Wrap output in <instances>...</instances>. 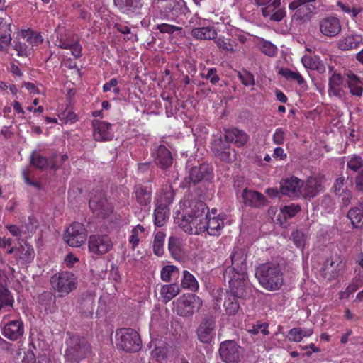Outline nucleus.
<instances>
[{"instance_id": "obj_1", "label": "nucleus", "mask_w": 363, "mask_h": 363, "mask_svg": "<svg viewBox=\"0 0 363 363\" xmlns=\"http://www.w3.org/2000/svg\"><path fill=\"white\" fill-rule=\"evenodd\" d=\"M247 252L244 248L235 247L230 255L231 265L228 266L223 272V279L229 284L233 285V290L242 295V283L246 284L247 274Z\"/></svg>"}, {"instance_id": "obj_2", "label": "nucleus", "mask_w": 363, "mask_h": 363, "mask_svg": "<svg viewBox=\"0 0 363 363\" xmlns=\"http://www.w3.org/2000/svg\"><path fill=\"white\" fill-rule=\"evenodd\" d=\"M207 205L201 200H186L184 208L174 217V222L187 234L191 235L195 228L203 222L208 213Z\"/></svg>"}, {"instance_id": "obj_3", "label": "nucleus", "mask_w": 363, "mask_h": 363, "mask_svg": "<svg viewBox=\"0 0 363 363\" xmlns=\"http://www.w3.org/2000/svg\"><path fill=\"white\" fill-rule=\"evenodd\" d=\"M255 277L260 285L268 291L278 290L284 284V274L279 264L272 262L257 266Z\"/></svg>"}, {"instance_id": "obj_4", "label": "nucleus", "mask_w": 363, "mask_h": 363, "mask_svg": "<svg viewBox=\"0 0 363 363\" xmlns=\"http://www.w3.org/2000/svg\"><path fill=\"white\" fill-rule=\"evenodd\" d=\"M65 359L72 363L79 362L91 353V347L84 337L72 335L66 340Z\"/></svg>"}, {"instance_id": "obj_5", "label": "nucleus", "mask_w": 363, "mask_h": 363, "mask_svg": "<svg viewBox=\"0 0 363 363\" xmlns=\"http://www.w3.org/2000/svg\"><path fill=\"white\" fill-rule=\"evenodd\" d=\"M55 45L64 50H70L74 59H79L82 55V46L76 35L69 29L59 25L55 28Z\"/></svg>"}, {"instance_id": "obj_6", "label": "nucleus", "mask_w": 363, "mask_h": 363, "mask_svg": "<svg viewBox=\"0 0 363 363\" xmlns=\"http://www.w3.org/2000/svg\"><path fill=\"white\" fill-rule=\"evenodd\" d=\"M116 345L118 350L132 353L141 349L142 341L136 330L123 328L116 331Z\"/></svg>"}, {"instance_id": "obj_7", "label": "nucleus", "mask_w": 363, "mask_h": 363, "mask_svg": "<svg viewBox=\"0 0 363 363\" xmlns=\"http://www.w3.org/2000/svg\"><path fill=\"white\" fill-rule=\"evenodd\" d=\"M202 300L196 294H185L174 302V310L182 317L192 315L202 306Z\"/></svg>"}, {"instance_id": "obj_8", "label": "nucleus", "mask_w": 363, "mask_h": 363, "mask_svg": "<svg viewBox=\"0 0 363 363\" xmlns=\"http://www.w3.org/2000/svg\"><path fill=\"white\" fill-rule=\"evenodd\" d=\"M52 289L60 294L67 295L75 290L77 286V279L72 272L63 271L55 273L50 278Z\"/></svg>"}, {"instance_id": "obj_9", "label": "nucleus", "mask_w": 363, "mask_h": 363, "mask_svg": "<svg viewBox=\"0 0 363 363\" xmlns=\"http://www.w3.org/2000/svg\"><path fill=\"white\" fill-rule=\"evenodd\" d=\"M224 227V219L221 216H211L209 212L203 222L199 224V227L195 228L191 235H200L207 232L212 236H218L221 234L222 229ZM193 228H191L192 230ZM192 232V230H191Z\"/></svg>"}, {"instance_id": "obj_10", "label": "nucleus", "mask_w": 363, "mask_h": 363, "mask_svg": "<svg viewBox=\"0 0 363 363\" xmlns=\"http://www.w3.org/2000/svg\"><path fill=\"white\" fill-rule=\"evenodd\" d=\"M2 335L11 341L19 340L24 334V324L21 318L10 319L5 315L1 323Z\"/></svg>"}, {"instance_id": "obj_11", "label": "nucleus", "mask_w": 363, "mask_h": 363, "mask_svg": "<svg viewBox=\"0 0 363 363\" xmlns=\"http://www.w3.org/2000/svg\"><path fill=\"white\" fill-rule=\"evenodd\" d=\"M86 230L84 225L79 222L71 223L64 234L65 241L72 247H80L86 242Z\"/></svg>"}, {"instance_id": "obj_12", "label": "nucleus", "mask_w": 363, "mask_h": 363, "mask_svg": "<svg viewBox=\"0 0 363 363\" xmlns=\"http://www.w3.org/2000/svg\"><path fill=\"white\" fill-rule=\"evenodd\" d=\"M89 206L94 213L101 218H106L113 213V205L109 202L104 194L99 192L92 196Z\"/></svg>"}, {"instance_id": "obj_13", "label": "nucleus", "mask_w": 363, "mask_h": 363, "mask_svg": "<svg viewBox=\"0 0 363 363\" xmlns=\"http://www.w3.org/2000/svg\"><path fill=\"white\" fill-rule=\"evenodd\" d=\"M113 247V241L107 234L91 235L88 239L89 251L96 255H105L111 251Z\"/></svg>"}, {"instance_id": "obj_14", "label": "nucleus", "mask_w": 363, "mask_h": 363, "mask_svg": "<svg viewBox=\"0 0 363 363\" xmlns=\"http://www.w3.org/2000/svg\"><path fill=\"white\" fill-rule=\"evenodd\" d=\"M262 8V13L264 17L269 18L270 21L279 22L286 16L284 9L281 8V0H255Z\"/></svg>"}, {"instance_id": "obj_15", "label": "nucleus", "mask_w": 363, "mask_h": 363, "mask_svg": "<svg viewBox=\"0 0 363 363\" xmlns=\"http://www.w3.org/2000/svg\"><path fill=\"white\" fill-rule=\"evenodd\" d=\"M219 354L225 363H238L242 357V349L234 340H225L220 343Z\"/></svg>"}, {"instance_id": "obj_16", "label": "nucleus", "mask_w": 363, "mask_h": 363, "mask_svg": "<svg viewBox=\"0 0 363 363\" xmlns=\"http://www.w3.org/2000/svg\"><path fill=\"white\" fill-rule=\"evenodd\" d=\"M316 0H294L289 5V9L296 11L294 16L296 19L306 21L311 18L315 10Z\"/></svg>"}, {"instance_id": "obj_17", "label": "nucleus", "mask_w": 363, "mask_h": 363, "mask_svg": "<svg viewBox=\"0 0 363 363\" xmlns=\"http://www.w3.org/2000/svg\"><path fill=\"white\" fill-rule=\"evenodd\" d=\"M319 30L325 38H333L337 36L342 30L340 20L335 16H325L318 23Z\"/></svg>"}, {"instance_id": "obj_18", "label": "nucleus", "mask_w": 363, "mask_h": 363, "mask_svg": "<svg viewBox=\"0 0 363 363\" xmlns=\"http://www.w3.org/2000/svg\"><path fill=\"white\" fill-rule=\"evenodd\" d=\"M35 256V250L28 241L22 240L18 242L14 262L21 267L32 263Z\"/></svg>"}, {"instance_id": "obj_19", "label": "nucleus", "mask_w": 363, "mask_h": 363, "mask_svg": "<svg viewBox=\"0 0 363 363\" xmlns=\"http://www.w3.org/2000/svg\"><path fill=\"white\" fill-rule=\"evenodd\" d=\"M173 192L170 187L167 189V196H165V203L157 204L154 211V224L157 227H162L165 225L169 220L170 209L168 205L172 202Z\"/></svg>"}, {"instance_id": "obj_20", "label": "nucleus", "mask_w": 363, "mask_h": 363, "mask_svg": "<svg viewBox=\"0 0 363 363\" xmlns=\"http://www.w3.org/2000/svg\"><path fill=\"white\" fill-rule=\"evenodd\" d=\"M93 137L95 141H111L114 136L112 124L100 120L92 121Z\"/></svg>"}, {"instance_id": "obj_21", "label": "nucleus", "mask_w": 363, "mask_h": 363, "mask_svg": "<svg viewBox=\"0 0 363 363\" xmlns=\"http://www.w3.org/2000/svg\"><path fill=\"white\" fill-rule=\"evenodd\" d=\"M216 320L213 317L205 318L196 330L198 339L204 344H209L214 337Z\"/></svg>"}, {"instance_id": "obj_22", "label": "nucleus", "mask_w": 363, "mask_h": 363, "mask_svg": "<svg viewBox=\"0 0 363 363\" xmlns=\"http://www.w3.org/2000/svg\"><path fill=\"white\" fill-rule=\"evenodd\" d=\"M229 291L225 298L223 306L226 313L229 315H235L240 308V303L238 298H243L246 296V284L242 283V295H238L235 293V289L233 290V285L229 284Z\"/></svg>"}, {"instance_id": "obj_23", "label": "nucleus", "mask_w": 363, "mask_h": 363, "mask_svg": "<svg viewBox=\"0 0 363 363\" xmlns=\"http://www.w3.org/2000/svg\"><path fill=\"white\" fill-rule=\"evenodd\" d=\"M303 186L302 180L297 177H291L282 180L280 183V192L283 195L291 198H298L301 194V188Z\"/></svg>"}, {"instance_id": "obj_24", "label": "nucleus", "mask_w": 363, "mask_h": 363, "mask_svg": "<svg viewBox=\"0 0 363 363\" xmlns=\"http://www.w3.org/2000/svg\"><path fill=\"white\" fill-rule=\"evenodd\" d=\"M243 205L252 208H259L264 206L267 199L261 193L245 188L241 194Z\"/></svg>"}, {"instance_id": "obj_25", "label": "nucleus", "mask_w": 363, "mask_h": 363, "mask_svg": "<svg viewBox=\"0 0 363 363\" xmlns=\"http://www.w3.org/2000/svg\"><path fill=\"white\" fill-rule=\"evenodd\" d=\"M346 87V77L339 73L334 72L328 80V94L330 96L342 99L345 96Z\"/></svg>"}, {"instance_id": "obj_26", "label": "nucleus", "mask_w": 363, "mask_h": 363, "mask_svg": "<svg viewBox=\"0 0 363 363\" xmlns=\"http://www.w3.org/2000/svg\"><path fill=\"white\" fill-rule=\"evenodd\" d=\"M324 177L322 174H315L309 177L303 186V196L305 198H314L323 191Z\"/></svg>"}, {"instance_id": "obj_27", "label": "nucleus", "mask_w": 363, "mask_h": 363, "mask_svg": "<svg viewBox=\"0 0 363 363\" xmlns=\"http://www.w3.org/2000/svg\"><path fill=\"white\" fill-rule=\"evenodd\" d=\"M347 169L357 174L355 188L358 191H363V159L360 156L353 155L347 163Z\"/></svg>"}, {"instance_id": "obj_28", "label": "nucleus", "mask_w": 363, "mask_h": 363, "mask_svg": "<svg viewBox=\"0 0 363 363\" xmlns=\"http://www.w3.org/2000/svg\"><path fill=\"white\" fill-rule=\"evenodd\" d=\"M342 267V263L339 258L334 260L332 258L327 259L323 263L320 273L324 279L332 281L335 279L340 274Z\"/></svg>"}, {"instance_id": "obj_29", "label": "nucleus", "mask_w": 363, "mask_h": 363, "mask_svg": "<svg viewBox=\"0 0 363 363\" xmlns=\"http://www.w3.org/2000/svg\"><path fill=\"white\" fill-rule=\"evenodd\" d=\"M223 138L227 143H232L236 147H241L247 144L249 136L242 130L230 128L225 130Z\"/></svg>"}, {"instance_id": "obj_30", "label": "nucleus", "mask_w": 363, "mask_h": 363, "mask_svg": "<svg viewBox=\"0 0 363 363\" xmlns=\"http://www.w3.org/2000/svg\"><path fill=\"white\" fill-rule=\"evenodd\" d=\"M30 164L36 169H46L48 168L52 169H57L60 168V164L53 162L52 159L49 160L47 157L44 156L40 150H34L30 155Z\"/></svg>"}, {"instance_id": "obj_31", "label": "nucleus", "mask_w": 363, "mask_h": 363, "mask_svg": "<svg viewBox=\"0 0 363 363\" xmlns=\"http://www.w3.org/2000/svg\"><path fill=\"white\" fill-rule=\"evenodd\" d=\"M133 194L140 207L150 208L152 196V189L151 186H144L142 184L135 185L133 188Z\"/></svg>"}, {"instance_id": "obj_32", "label": "nucleus", "mask_w": 363, "mask_h": 363, "mask_svg": "<svg viewBox=\"0 0 363 363\" xmlns=\"http://www.w3.org/2000/svg\"><path fill=\"white\" fill-rule=\"evenodd\" d=\"M346 86L352 96L360 98L363 94V78L356 74L349 72L345 74Z\"/></svg>"}, {"instance_id": "obj_33", "label": "nucleus", "mask_w": 363, "mask_h": 363, "mask_svg": "<svg viewBox=\"0 0 363 363\" xmlns=\"http://www.w3.org/2000/svg\"><path fill=\"white\" fill-rule=\"evenodd\" d=\"M155 162L157 166L166 169L172 166L173 158L171 152L164 145H160L155 150Z\"/></svg>"}, {"instance_id": "obj_34", "label": "nucleus", "mask_w": 363, "mask_h": 363, "mask_svg": "<svg viewBox=\"0 0 363 363\" xmlns=\"http://www.w3.org/2000/svg\"><path fill=\"white\" fill-rule=\"evenodd\" d=\"M363 44V37L358 34L342 36L337 42V47L342 51L357 49Z\"/></svg>"}, {"instance_id": "obj_35", "label": "nucleus", "mask_w": 363, "mask_h": 363, "mask_svg": "<svg viewBox=\"0 0 363 363\" xmlns=\"http://www.w3.org/2000/svg\"><path fill=\"white\" fill-rule=\"evenodd\" d=\"M212 177V169L208 165L203 164L199 167H193L189 171V179L194 183H199L203 179H209Z\"/></svg>"}, {"instance_id": "obj_36", "label": "nucleus", "mask_w": 363, "mask_h": 363, "mask_svg": "<svg viewBox=\"0 0 363 363\" xmlns=\"http://www.w3.org/2000/svg\"><path fill=\"white\" fill-rule=\"evenodd\" d=\"M354 228L363 227V199H360L358 204L352 207L347 215Z\"/></svg>"}, {"instance_id": "obj_37", "label": "nucleus", "mask_w": 363, "mask_h": 363, "mask_svg": "<svg viewBox=\"0 0 363 363\" xmlns=\"http://www.w3.org/2000/svg\"><path fill=\"white\" fill-rule=\"evenodd\" d=\"M18 36L23 40L28 43V45L30 46L31 50L33 47L38 46L43 42V38L41 34L38 32L33 31L30 28L21 30L18 33Z\"/></svg>"}, {"instance_id": "obj_38", "label": "nucleus", "mask_w": 363, "mask_h": 363, "mask_svg": "<svg viewBox=\"0 0 363 363\" xmlns=\"http://www.w3.org/2000/svg\"><path fill=\"white\" fill-rule=\"evenodd\" d=\"M113 4L121 12L126 14L135 13L142 6L141 0H113Z\"/></svg>"}, {"instance_id": "obj_39", "label": "nucleus", "mask_w": 363, "mask_h": 363, "mask_svg": "<svg viewBox=\"0 0 363 363\" xmlns=\"http://www.w3.org/2000/svg\"><path fill=\"white\" fill-rule=\"evenodd\" d=\"M179 291L180 288L177 284L162 285L160 289V300L167 303L176 297Z\"/></svg>"}, {"instance_id": "obj_40", "label": "nucleus", "mask_w": 363, "mask_h": 363, "mask_svg": "<svg viewBox=\"0 0 363 363\" xmlns=\"http://www.w3.org/2000/svg\"><path fill=\"white\" fill-rule=\"evenodd\" d=\"M14 298L11 292L0 284V311H10L13 309Z\"/></svg>"}, {"instance_id": "obj_41", "label": "nucleus", "mask_w": 363, "mask_h": 363, "mask_svg": "<svg viewBox=\"0 0 363 363\" xmlns=\"http://www.w3.org/2000/svg\"><path fill=\"white\" fill-rule=\"evenodd\" d=\"M279 73L287 80L295 81L303 89L307 88V84L304 78L298 72H294L289 68L281 69Z\"/></svg>"}, {"instance_id": "obj_42", "label": "nucleus", "mask_w": 363, "mask_h": 363, "mask_svg": "<svg viewBox=\"0 0 363 363\" xmlns=\"http://www.w3.org/2000/svg\"><path fill=\"white\" fill-rule=\"evenodd\" d=\"M181 287L195 292L199 290V285L195 277L189 271L184 270L181 281Z\"/></svg>"}, {"instance_id": "obj_43", "label": "nucleus", "mask_w": 363, "mask_h": 363, "mask_svg": "<svg viewBox=\"0 0 363 363\" xmlns=\"http://www.w3.org/2000/svg\"><path fill=\"white\" fill-rule=\"evenodd\" d=\"M160 277L161 279L166 282L177 280L179 277V270L174 265H166L162 269Z\"/></svg>"}, {"instance_id": "obj_44", "label": "nucleus", "mask_w": 363, "mask_h": 363, "mask_svg": "<svg viewBox=\"0 0 363 363\" xmlns=\"http://www.w3.org/2000/svg\"><path fill=\"white\" fill-rule=\"evenodd\" d=\"M192 35L197 39H215L217 33L209 27H201L193 29Z\"/></svg>"}, {"instance_id": "obj_45", "label": "nucleus", "mask_w": 363, "mask_h": 363, "mask_svg": "<svg viewBox=\"0 0 363 363\" xmlns=\"http://www.w3.org/2000/svg\"><path fill=\"white\" fill-rule=\"evenodd\" d=\"M165 234L162 231H157L155 233L153 241V252L157 256H162L164 254V244Z\"/></svg>"}, {"instance_id": "obj_46", "label": "nucleus", "mask_w": 363, "mask_h": 363, "mask_svg": "<svg viewBox=\"0 0 363 363\" xmlns=\"http://www.w3.org/2000/svg\"><path fill=\"white\" fill-rule=\"evenodd\" d=\"M215 43L220 50H223L225 52L234 53L236 50L235 48L236 46L235 42H232L229 38L220 36L215 40Z\"/></svg>"}, {"instance_id": "obj_47", "label": "nucleus", "mask_w": 363, "mask_h": 363, "mask_svg": "<svg viewBox=\"0 0 363 363\" xmlns=\"http://www.w3.org/2000/svg\"><path fill=\"white\" fill-rule=\"evenodd\" d=\"M145 232V228L140 224L135 226L130 231V235L128 238V242L131 245L132 250H135L139 245L140 234Z\"/></svg>"}, {"instance_id": "obj_48", "label": "nucleus", "mask_w": 363, "mask_h": 363, "mask_svg": "<svg viewBox=\"0 0 363 363\" xmlns=\"http://www.w3.org/2000/svg\"><path fill=\"white\" fill-rule=\"evenodd\" d=\"M168 249L172 257L179 259L182 256L180 242L178 238L171 236L168 240Z\"/></svg>"}, {"instance_id": "obj_49", "label": "nucleus", "mask_w": 363, "mask_h": 363, "mask_svg": "<svg viewBox=\"0 0 363 363\" xmlns=\"http://www.w3.org/2000/svg\"><path fill=\"white\" fill-rule=\"evenodd\" d=\"M26 43V41L21 40L20 39L13 41V47L17 52L18 56L28 57L31 54L32 50L30 49V46Z\"/></svg>"}, {"instance_id": "obj_50", "label": "nucleus", "mask_w": 363, "mask_h": 363, "mask_svg": "<svg viewBox=\"0 0 363 363\" xmlns=\"http://www.w3.org/2000/svg\"><path fill=\"white\" fill-rule=\"evenodd\" d=\"M58 117L62 123L65 124H73L79 120L77 115L69 107H67L63 111L60 113Z\"/></svg>"}, {"instance_id": "obj_51", "label": "nucleus", "mask_w": 363, "mask_h": 363, "mask_svg": "<svg viewBox=\"0 0 363 363\" xmlns=\"http://www.w3.org/2000/svg\"><path fill=\"white\" fill-rule=\"evenodd\" d=\"M237 76L245 86H253L255 84L254 75L247 69L238 71Z\"/></svg>"}, {"instance_id": "obj_52", "label": "nucleus", "mask_w": 363, "mask_h": 363, "mask_svg": "<svg viewBox=\"0 0 363 363\" xmlns=\"http://www.w3.org/2000/svg\"><path fill=\"white\" fill-rule=\"evenodd\" d=\"M269 328V323L267 322H261L257 321L255 323H254L251 328H249L247 330L248 333L253 334V335H257L259 332L263 334L264 335H268L269 334V331L268 330Z\"/></svg>"}, {"instance_id": "obj_53", "label": "nucleus", "mask_w": 363, "mask_h": 363, "mask_svg": "<svg viewBox=\"0 0 363 363\" xmlns=\"http://www.w3.org/2000/svg\"><path fill=\"white\" fill-rule=\"evenodd\" d=\"M337 6L341 9V11L350 15L352 18H356L362 11V9L359 6H350L340 1L337 2Z\"/></svg>"}, {"instance_id": "obj_54", "label": "nucleus", "mask_w": 363, "mask_h": 363, "mask_svg": "<svg viewBox=\"0 0 363 363\" xmlns=\"http://www.w3.org/2000/svg\"><path fill=\"white\" fill-rule=\"evenodd\" d=\"M281 211L286 218H291L301 211V206L298 204L292 203L283 206Z\"/></svg>"}, {"instance_id": "obj_55", "label": "nucleus", "mask_w": 363, "mask_h": 363, "mask_svg": "<svg viewBox=\"0 0 363 363\" xmlns=\"http://www.w3.org/2000/svg\"><path fill=\"white\" fill-rule=\"evenodd\" d=\"M302 63L306 68L317 70L319 69L320 62L315 57L311 56L305 55L302 57Z\"/></svg>"}, {"instance_id": "obj_56", "label": "nucleus", "mask_w": 363, "mask_h": 363, "mask_svg": "<svg viewBox=\"0 0 363 363\" xmlns=\"http://www.w3.org/2000/svg\"><path fill=\"white\" fill-rule=\"evenodd\" d=\"M286 133V130L283 128H278L275 129L274 133L272 135L273 143L277 145H283L285 141Z\"/></svg>"}, {"instance_id": "obj_57", "label": "nucleus", "mask_w": 363, "mask_h": 363, "mask_svg": "<svg viewBox=\"0 0 363 363\" xmlns=\"http://www.w3.org/2000/svg\"><path fill=\"white\" fill-rule=\"evenodd\" d=\"M156 29L161 33L173 34L176 31H181L183 28L182 26H177L168 23L157 24Z\"/></svg>"}, {"instance_id": "obj_58", "label": "nucleus", "mask_w": 363, "mask_h": 363, "mask_svg": "<svg viewBox=\"0 0 363 363\" xmlns=\"http://www.w3.org/2000/svg\"><path fill=\"white\" fill-rule=\"evenodd\" d=\"M260 50L264 54L269 57L276 55L277 51V47L274 44L266 40L261 43Z\"/></svg>"}, {"instance_id": "obj_59", "label": "nucleus", "mask_w": 363, "mask_h": 363, "mask_svg": "<svg viewBox=\"0 0 363 363\" xmlns=\"http://www.w3.org/2000/svg\"><path fill=\"white\" fill-rule=\"evenodd\" d=\"M225 142V140H223L222 138H216L212 141L211 148L214 155L219 153V152L229 146Z\"/></svg>"}, {"instance_id": "obj_60", "label": "nucleus", "mask_w": 363, "mask_h": 363, "mask_svg": "<svg viewBox=\"0 0 363 363\" xmlns=\"http://www.w3.org/2000/svg\"><path fill=\"white\" fill-rule=\"evenodd\" d=\"M201 77L206 79H209L213 85H216L220 80V77L217 74V69L215 67L208 69L206 74H201Z\"/></svg>"}, {"instance_id": "obj_61", "label": "nucleus", "mask_w": 363, "mask_h": 363, "mask_svg": "<svg viewBox=\"0 0 363 363\" xmlns=\"http://www.w3.org/2000/svg\"><path fill=\"white\" fill-rule=\"evenodd\" d=\"M288 338L291 342H300L302 340L301 328H293L288 333Z\"/></svg>"}, {"instance_id": "obj_62", "label": "nucleus", "mask_w": 363, "mask_h": 363, "mask_svg": "<svg viewBox=\"0 0 363 363\" xmlns=\"http://www.w3.org/2000/svg\"><path fill=\"white\" fill-rule=\"evenodd\" d=\"M292 239L297 247H303L305 245L304 235L299 230L292 233Z\"/></svg>"}, {"instance_id": "obj_63", "label": "nucleus", "mask_w": 363, "mask_h": 363, "mask_svg": "<svg viewBox=\"0 0 363 363\" xmlns=\"http://www.w3.org/2000/svg\"><path fill=\"white\" fill-rule=\"evenodd\" d=\"M215 156L218 157L220 160L227 163L231 162L233 160L230 151V146H228L223 150L219 152V153H217L216 155H215Z\"/></svg>"}, {"instance_id": "obj_64", "label": "nucleus", "mask_w": 363, "mask_h": 363, "mask_svg": "<svg viewBox=\"0 0 363 363\" xmlns=\"http://www.w3.org/2000/svg\"><path fill=\"white\" fill-rule=\"evenodd\" d=\"M6 228L13 236L19 238L23 233V226L19 227L16 225H7Z\"/></svg>"}]
</instances>
